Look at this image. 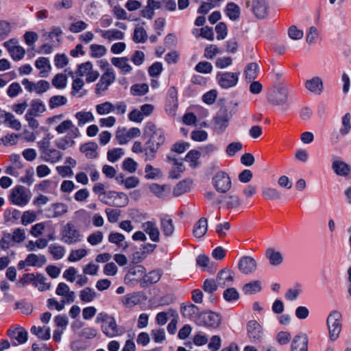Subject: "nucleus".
I'll use <instances>...</instances> for the list:
<instances>
[{"instance_id":"nucleus-13","label":"nucleus","mask_w":351,"mask_h":351,"mask_svg":"<svg viewBox=\"0 0 351 351\" xmlns=\"http://www.w3.org/2000/svg\"><path fill=\"white\" fill-rule=\"evenodd\" d=\"M22 84L28 92H35L38 95L43 94L50 88L49 82L46 80H40L35 83L25 78L22 80Z\"/></svg>"},{"instance_id":"nucleus-20","label":"nucleus","mask_w":351,"mask_h":351,"mask_svg":"<svg viewBox=\"0 0 351 351\" xmlns=\"http://www.w3.org/2000/svg\"><path fill=\"white\" fill-rule=\"evenodd\" d=\"M180 312L184 317L193 320L195 323L200 314L199 308L191 302L183 304Z\"/></svg>"},{"instance_id":"nucleus-10","label":"nucleus","mask_w":351,"mask_h":351,"mask_svg":"<svg viewBox=\"0 0 351 351\" xmlns=\"http://www.w3.org/2000/svg\"><path fill=\"white\" fill-rule=\"evenodd\" d=\"M115 74L112 68L106 69V71L101 76L99 81L96 84L95 93L100 95L108 90L109 86L115 80Z\"/></svg>"},{"instance_id":"nucleus-64","label":"nucleus","mask_w":351,"mask_h":351,"mask_svg":"<svg viewBox=\"0 0 351 351\" xmlns=\"http://www.w3.org/2000/svg\"><path fill=\"white\" fill-rule=\"evenodd\" d=\"M53 217H60L68 212V206L64 203H56L52 205Z\"/></svg>"},{"instance_id":"nucleus-55","label":"nucleus","mask_w":351,"mask_h":351,"mask_svg":"<svg viewBox=\"0 0 351 351\" xmlns=\"http://www.w3.org/2000/svg\"><path fill=\"white\" fill-rule=\"evenodd\" d=\"M52 84L56 88L62 89L66 86L67 77L66 75L62 73L57 74L52 80Z\"/></svg>"},{"instance_id":"nucleus-23","label":"nucleus","mask_w":351,"mask_h":351,"mask_svg":"<svg viewBox=\"0 0 351 351\" xmlns=\"http://www.w3.org/2000/svg\"><path fill=\"white\" fill-rule=\"evenodd\" d=\"M62 237L65 241H78L81 240L79 231L71 223H67L63 228Z\"/></svg>"},{"instance_id":"nucleus-63","label":"nucleus","mask_w":351,"mask_h":351,"mask_svg":"<svg viewBox=\"0 0 351 351\" xmlns=\"http://www.w3.org/2000/svg\"><path fill=\"white\" fill-rule=\"evenodd\" d=\"M195 70L198 73L208 74L212 72L213 66L208 62L202 61L196 64Z\"/></svg>"},{"instance_id":"nucleus-54","label":"nucleus","mask_w":351,"mask_h":351,"mask_svg":"<svg viewBox=\"0 0 351 351\" xmlns=\"http://www.w3.org/2000/svg\"><path fill=\"white\" fill-rule=\"evenodd\" d=\"M124 155L122 148H113L107 152V158L111 162H115Z\"/></svg>"},{"instance_id":"nucleus-19","label":"nucleus","mask_w":351,"mask_h":351,"mask_svg":"<svg viewBox=\"0 0 351 351\" xmlns=\"http://www.w3.org/2000/svg\"><path fill=\"white\" fill-rule=\"evenodd\" d=\"M56 293L62 297V300L67 304H71L75 301V292L71 291L69 287L64 282H60L58 285Z\"/></svg>"},{"instance_id":"nucleus-16","label":"nucleus","mask_w":351,"mask_h":351,"mask_svg":"<svg viewBox=\"0 0 351 351\" xmlns=\"http://www.w3.org/2000/svg\"><path fill=\"white\" fill-rule=\"evenodd\" d=\"M55 130L60 134L68 132L71 138H77L80 131L71 120H64L58 125Z\"/></svg>"},{"instance_id":"nucleus-57","label":"nucleus","mask_w":351,"mask_h":351,"mask_svg":"<svg viewBox=\"0 0 351 351\" xmlns=\"http://www.w3.org/2000/svg\"><path fill=\"white\" fill-rule=\"evenodd\" d=\"M223 297L227 302H233L239 298V293L235 288L230 287L224 290Z\"/></svg>"},{"instance_id":"nucleus-31","label":"nucleus","mask_w":351,"mask_h":351,"mask_svg":"<svg viewBox=\"0 0 351 351\" xmlns=\"http://www.w3.org/2000/svg\"><path fill=\"white\" fill-rule=\"evenodd\" d=\"M332 169L339 176H347L351 171L350 166L341 160H334Z\"/></svg>"},{"instance_id":"nucleus-26","label":"nucleus","mask_w":351,"mask_h":351,"mask_svg":"<svg viewBox=\"0 0 351 351\" xmlns=\"http://www.w3.org/2000/svg\"><path fill=\"white\" fill-rule=\"evenodd\" d=\"M142 228L149 237L152 241H157L159 239V230L154 221H146L142 224Z\"/></svg>"},{"instance_id":"nucleus-12","label":"nucleus","mask_w":351,"mask_h":351,"mask_svg":"<svg viewBox=\"0 0 351 351\" xmlns=\"http://www.w3.org/2000/svg\"><path fill=\"white\" fill-rule=\"evenodd\" d=\"M239 72H226L218 73L217 79L219 86L223 88H229L236 86L239 80Z\"/></svg>"},{"instance_id":"nucleus-30","label":"nucleus","mask_w":351,"mask_h":351,"mask_svg":"<svg viewBox=\"0 0 351 351\" xmlns=\"http://www.w3.org/2000/svg\"><path fill=\"white\" fill-rule=\"evenodd\" d=\"M46 110L44 103L39 99L32 100L30 107L27 113L36 117H39Z\"/></svg>"},{"instance_id":"nucleus-47","label":"nucleus","mask_w":351,"mask_h":351,"mask_svg":"<svg viewBox=\"0 0 351 351\" xmlns=\"http://www.w3.org/2000/svg\"><path fill=\"white\" fill-rule=\"evenodd\" d=\"M124 36L125 34L123 32L117 29H110L106 30V34L104 39L111 42L116 40H123Z\"/></svg>"},{"instance_id":"nucleus-46","label":"nucleus","mask_w":351,"mask_h":351,"mask_svg":"<svg viewBox=\"0 0 351 351\" xmlns=\"http://www.w3.org/2000/svg\"><path fill=\"white\" fill-rule=\"evenodd\" d=\"M107 52L105 46L97 44H92L90 46V56L95 58H99L104 56Z\"/></svg>"},{"instance_id":"nucleus-24","label":"nucleus","mask_w":351,"mask_h":351,"mask_svg":"<svg viewBox=\"0 0 351 351\" xmlns=\"http://www.w3.org/2000/svg\"><path fill=\"white\" fill-rule=\"evenodd\" d=\"M238 267L242 273L249 274L256 270V263L252 257L243 256L240 259Z\"/></svg>"},{"instance_id":"nucleus-41","label":"nucleus","mask_w":351,"mask_h":351,"mask_svg":"<svg viewBox=\"0 0 351 351\" xmlns=\"http://www.w3.org/2000/svg\"><path fill=\"white\" fill-rule=\"evenodd\" d=\"M200 152L197 150L193 149L188 152L185 156V160L189 163L191 168L194 169L199 166V159L200 157Z\"/></svg>"},{"instance_id":"nucleus-28","label":"nucleus","mask_w":351,"mask_h":351,"mask_svg":"<svg viewBox=\"0 0 351 351\" xmlns=\"http://www.w3.org/2000/svg\"><path fill=\"white\" fill-rule=\"evenodd\" d=\"M308 339L304 335H296L291 344V351H308Z\"/></svg>"},{"instance_id":"nucleus-42","label":"nucleus","mask_w":351,"mask_h":351,"mask_svg":"<svg viewBox=\"0 0 351 351\" xmlns=\"http://www.w3.org/2000/svg\"><path fill=\"white\" fill-rule=\"evenodd\" d=\"M145 273V268L143 265H138L130 269L126 277L130 280H136L138 278H143Z\"/></svg>"},{"instance_id":"nucleus-3","label":"nucleus","mask_w":351,"mask_h":351,"mask_svg":"<svg viewBox=\"0 0 351 351\" xmlns=\"http://www.w3.org/2000/svg\"><path fill=\"white\" fill-rule=\"evenodd\" d=\"M329 338L331 341L337 340L342 329V316L337 311H332L326 319Z\"/></svg>"},{"instance_id":"nucleus-58","label":"nucleus","mask_w":351,"mask_h":351,"mask_svg":"<svg viewBox=\"0 0 351 351\" xmlns=\"http://www.w3.org/2000/svg\"><path fill=\"white\" fill-rule=\"evenodd\" d=\"M147 39V35L142 27H136L134 29L133 40L136 43H145Z\"/></svg>"},{"instance_id":"nucleus-14","label":"nucleus","mask_w":351,"mask_h":351,"mask_svg":"<svg viewBox=\"0 0 351 351\" xmlns=\"http://www.w3.org/2000/svg\"><path fill=\"white\" fill-rule=\"evenodd\" d=\"M246 7H251L254 14L258 19H264L268 13V6L265 0H254L246 1Z\"/></svg>"},{"instance_id":"nucleus-48","label":"nucleus","mask_w":351,"mask_h":351,"mask_svg":"<svg viewBox=\"0 0 351 351\" xmlns=\"http://www.w3.org/2000/svg\"><path fill=\"white\" fill-rule=\"evenodd\" d=\"M45 262L44 256H38L34 254H29L25 259V264L29 266H41Z\"/></svg>"},{"instance_id":"nucleus-27","label":"nucleus","mask_w":351,"mask_h":351,"mask_svg":"<svg viewBox=\"0 0 351 351\" xmlns=\"http://www.w3.org/2000/svg\"><path fill=\"white\" fill-rule=\"evenodd\" d=\"M0 117L3 119V123L12 129L15 130H20L21 129V122L11 112L4 111Z\"/></svg>"},{"instance_id":"nucleus-34","label":"nucleus","mask_w":351,"mask_h":351,"mask_svg":"<svg viewBox=\"0 0 351 351\" xmlns=\"http://www.w3.org/2000/svg\"><path fill=\"white\" fill-rule=\"evenodd\" d=\"M111 62L114 66L120 69L123 73H128L132 71V66L128 63V58H112Z\"/></svg>"},{"instance_id":"nucleus-52","label":"nucleus","mask_w":351,"mask_h":351,"mask_svg":"<svg viewBox=\"0 0 351 351\" xmlns=\"http://www.w3.org/2000/svg\"><path fill=\"white\" fill-rule=\"evenodd\" d=\"M67 103V99L62 95H55L51 97L49 101V106L51 109H54Z\"/></svg>"},{"instance_id":"nucleus-62","label":"nucleus","mask_w":351,"mask_h":351,"mask_svg":"<svg viewBox=\"0 0 351 351\" xmlns=\"http://www.w3.org/2000/svg\"><path fill=\"white\" fill-rule=\"evenodd\" d=\"M218 283L214 279H206L204 280L202 289L205 292L213 294L217 289Z\"/></svg>"},{"instance_id":"nucleus-56","label":"nucleus","mask_w":351,"mask_h":351,"mask_svg":"<svg viewBox=\"0 0 351 351\" xmlns=\"http://www.w3.org/2000/svg\"><path fill=\"white\" fill-rule=\"evenodd\" d=\"M178 107V99H166L165 111L169 117L176 115Z\"/></svg>"},{"instance_id":"nucleus-2","label":"nucleus","mask_w":351,"mask_h":351,"mask_svg":"<svg viewBox=\"0 0 351 351\" xmlns=\"http://www.w3.org/2000/svg\"><path fill=\"white\" fill-rule=\"evenodd\" d=\"M40 150V157L45 162L55 164L62 158V153L59 150L51 147L49 138H44L38 142Z\"/></svg>"},{"instance_id":"nucleus-5","label":"nucleus","mask_w":351,"mask_h":351,"mask_svg":"<svg viewBox=\"0 0 351 351\" xmlns=\"http://www.w3.org/2000/svg\"><path fill=\"white\" fill-rule=\"evenodd\" d=\"M145 132L150 134V137L147 141V144L150 145L158 149L165 141L164 131L161 128H157L152 122L147 123Z\"/></svg>"},{"instance_id":"nucleus-53","label":"nucleus","mask_w":351,"mask_h":351,"mask_svg":"<svg viewBox=\"0 0 351 351\" xmlns=\"http://www.w3.org/2000/svg\"><path fill=\"white\" fill-rule=\"evenodd\" d=\"M34 287L38 288L39 291H44L49 289L51 284L47 282V278L43 275L38 274L36 275Z\"/></svg>"},{"instance_id":"nucleus-59","label":"nucleus","mask_w":351,"mask_h":351,"mask_svg":"<svg viewBox=\"0 0 351 351\" xmlns=\"http://www.w3.org/2000/svg\"><path fill=\"white\" fill-rule=\"evenodd\" d=\"M96 111L100 115L109 114L114 111V105L109 101H106L96 106Z\"/></svg>"},{"instance_id":"nucleus-15","label":"nucleus","mask_w":351,"mask_h":351,"mask_svg":"<svg viewBox=\"0 0 351 351\" xmlns=\"http://www.w3.org/2000/svg\"><path fill=\"white\" fill-rule=\"evenodd\" d=\"M156 245L149 243H141L139 247H136L135 252L132 253V262L138 263L141 262L147 254L154 251Z\"/></svg>"},{"instance_id":"nucleus-39","label":"nucleus","mask_w":351,"mask_h":351,"mask_svg":"<svg viewBox=\"0 0 351 351\" xmlns=\"http://www.w3.org/2000/svg\"><path fill=\"white\" fill-rule=\"evenodd\" d=\"M75 117L77 120L78 126H82L86 123L93 121L95 118L91 112L80 111L75 113Z\"/></svg>"},{"instance_id":"nucleus-38","label":"nucleus","mask_w":351,"mask_h":351,"mask_svg":"<svg viewBox=\"0 0 351 351\" xmlns=\"http://www.w3.org/2000/svg\"><path fill=\"white\" fill-rule=\"evenodd\" d=\"M265 255L272 265H278L282 262L283 258L280 252L272 248L267 249Z\"/></svg>"},{"instance_id":"nucleus-18","label":"nucleus","mask_w":351,"mask_h":351,"mask_svg":"<svg viewBox=\"0 0 351 351\" xmlns=\"http://www.w3.org/2000/svg\"><path fill=\"white\" fill-rule=\"evenodd\" d=\"M7 335L10 339H16L19 344L25 343L28 337L27 330L19 326L9 328L7 331Z\"/></svg>"},{"instance_id":"nucleus-17","label":"nucleus","mask_w":351,"mask_h":351,"mask_svg":"<svg viewBox=\"0 0 351 351\" xmlns=\"http://www.w3.org/2000/svg\"><path fill=\"white\" fill-rule=\"evenodd\" d=\"M268 100L274 105L287 106L288 91L285 88L274 91L269 95Z\"/></svg>"},{"instance_id":"nucleus-6","label":"nucleus","mask_w":351,"mask_h":351,"mask_svg":"<svg viewBox=\"0 0 351 351\" xmlns=\"http://www.w3.org/2000/svg\"><path fill=\"white\" fill-rule=\"evenodd\" d=\"M30 198V191L23 186L18 185L12 189L9 199L14 205L24 206L29 203Z\"/></svg>"},{"instance_id":"nucleus-21","label":"nucleus","mask_w":351,"mask_h":351,"mask_svg":"<svg viewBox=\"0 0 351 351\" xmlns=\"http://www.w3.org/2000/svg\"><path fill=\"white\" fill-rule=\"evenodd\" d=\"M234 280V272L229 269L220 270L217 275V282L221 287L230 286Z\"/></svg>"},{"instance_id":"nucleus-32","label":"nucleus","mask_w":351,"mask_h":351,"mask_svg":"<svg viewBox=\"0 0 351 351\" xmlns=\"http://www.w3.org/2000/svg\"><path fill=\"white\" fill-rule=\"evenodd\" d=\"M208 230L207 219L204 217L200 218L195 224L193 234L195 237L199 239L203 237Z\"/></svg>"},{"instance_id":"nucleus-33","label":"nucleus","mask_w":351,"mask_h":351,"mask_svg":"<svg viewBox=\"0 0 351 351\" xmlns=\"http://www.w3.org/2000/svg\"><path fill=\"white\" fill-rule=\"evenodd\" d=\"M306 88L315 93L319 94L323 90L322 80L319 77H314L306 82Z\"/></svg>"},{"instance_id":"nucleus-11","label":"nucleus","mask_w":351,"mask_h":351,"mask_svg":"<svg viewBox=\"0 0 351 351\" xmlns=\"http://www.w3.org/2000/svg\"><path fill=\"white\" fill-rule=\"evenodd\" d=\"M141 130L138 128H118L116 132V138L120 145L128 143L130 140L141 136Z\"/></svg>"},{"instance_id":"nucleus-36","label":"nucleus","mask_w":351,"mask_h":351,"mask_svg":"<svg viewBox=\"0 0 351 351\" xmlns=\"http://www.w3.org/2000/svg\"><path fill=\"white\" fill-rule=\"evenodd\" d=\"M262 195L263 198L268 200L280 199L281 198V194L280 191L273 187L263 186L261 189Z\"/></svg>"},{"instance_id":"nucleus-50","label":"nucleus","mask_w":351,"mask_h":351,"mask_svg":"<svg viewBox=\"0 0 351 351\" xmlns=\"http://www.w3.org/2000/svg\"><path fill=\"white\" fill-rule=\"evenodd\" d=\"M149 90L148 84H135L130 88L131 94L134 96H143L145 95Z\"/></svg>"},{"instance_id":"nucleus-43","label":"nucleus","mask_w":351,"mask_h":351,"mask_svg":"<svg viewBox=\"0 0 351 351\" xmlns=\"http://www.w3.org/2000/svg\"><path fill=\"white\" fill-rule=\"evenodd\" d=\"M226 13L232 21H236L240 16V8L234 3H228L226 8Z\"/></svg>"},{"instance_id":"nucleus-49","label":"nucleus","mask_w":351,"mask_h":351,"mask_svg":"<svg viewBox=\"0 0 351 351\" xmlns=\"http://www.w3.org/2000/svg\"><path fill=\"white\" fill-rule=\"evenodd\" d=\"M35 66L38 69H43V71L40 72V77H45L43 73L45 72H49L51 69V66L48 58L44 57L39 58L38 60H36Z\"/></svg>"},{"instance_id":"nucleus-8","label":"nucleus","mask_w":351,"mask_h":351,"mask_svg":"<svg viewBox=\"0 0 351 351\" xmlns=\"http://www.w3.org/2000/svg\"><path fill=\"white\" fill-rule=\"evenodd\" d=\"M212 184L215 190L221 193L228 192L232 186L230 176L223 171H219L213 176Z\"/></svg>"},{"instance_id":"nucleus-45","label":"nucleus","mask_w":351,"mask_h":351,"mask_svg":"<svg viewBox=\"0 0 351 351\" xmlns=\"http://www.w3.org/2000/svg\"><path fill=\"white\" fill-rule=\"evenodd\" d=\"M168 316L177 317V313L173 309H169L167 312H160L156 315V321L160 326L165 325L168 320Z\"/></svg>"},{"instance_id":"nucleus-25","label":"nucleus","mask_w":351,"mask_h":351,"mask_svg":"<svg viewBox=\"0 0 351 351\" xmlns=\"http://www.w3.org/2000/svg\"><path fill=\"white\" fill-rule=\"evenodd\" d=\"M162 271L160 269L151 271L147 274H145L144 278L140 281L141 287H145L147 285L156 283L162 276Z\"/></svg>"},{"instance_id":"nucleus-7","label":"nucleus","mask_w":351,"mask_h":351,"mask_svg":"<svg viewBox=\"0 0 351 351\" xmlns=\"http://www.w3.org/2000/svg\"><path fill=\"white\" fill-rule=\"evenodd\" d=\"M232 117V113L227 107H221L213 118L214 129L219 132H223Z\"/></svg>"},{"instance_id":"nucleus-29","label":"nucleus","mask_w":351,"mask_h":351,"mask_svg":"<svg viewBox=\"0 0 351 351\" xmlns=\"http://www.w3.org/2000/svg\"><path fill=\"white\" fill-rule=\"evenodd\" d=\"M98 145L94 142H89L82 145L80 150L82 153L84 154L87 158L93 159L97 157V150Z\"/></svg>"},{"instance_id":"nucleus-1","label":"nucleus","mask_w":351,"mask_h":351,"mask_svg":"<svg viewBox=\"0 0 351 351\" xmlns=\"http://www.w3.org/2000/svg\"><path fill=\"white\" fill-rule=\"evenodd\" d=\"M96 323L101 324L102 332L108 338L123 335L125 330L117 324L115 318L106 312L99 313L96 317Z\"/></svg>"},{"instance_id":"nucleus-9","label":"nucleus","mask_w":351,"mask_h":351,"mask_svg":"<svg viewBox=\"0 0 351 351\" xmlns=\"http://www.w3.org/2000/svg\"><path fill=\"white\" fill-rule=\"evenodd\" d=\"M221 321L219 314L213 311H207L199 314V317L196 319V324L201 326L217 328L221 324Z\"/></svg>"},{"instance_id":"nucleus-44","label":"nucleus","mask_w":351,"mask_h":351,"mask_svg":"<svg viewBox=\"0 0 351 351\" xmlns=\"http://www.w3.org/2000/svg\"><path fill=\"white\" fill-rule=\"evenodd\" d=\"M97 297V293L90 287H86L80 292V298L83 302H90Z\"/></svg>"},{"instance_id":"nucleus-51","label":"nucleus","mask_w":351,"mask_h":351,"mask_svg":"<svg viewBox=\"0 0 351 351\" xmlns=\"http://www.w3.org/2000/svg\"><path fill=\"white\" fill-rule=\"evenodd\" d=\"M191 186V181H181L173 189V195L175 196H179L188 191H189Z\"/></svg>"},{"instance_id":"nucleus-61","label":"nucleus","mask_w":351,"mask_h":351,"mask_svg":"<svg viewBox=\"0 0 351 351\" xmlns=\"http://www.w3.org/2000/svg\"><path fill=\"white\" fill-rule=\"evenodd\" d=\"M12 27L10 23L5 20H0V40L5 39L10 34Z\"/></svg>"},{"instance_id":"nucleus-35","label":"nucleus","mask_w":351,"mask_h":351,"mask_svg":"<svg viewBox=\"0 0 351 351\" xmlns=\"http://www.w3.org/2000/svg\"><path fill=\"white\" fill-rule=\"evenodd\" d=\"M160 227L165 236H171L174 232L172 219L169 216H164L160 219Z\"/></svg>"},{"instance_id":"nucleus-4","label":"nucleus","mask_w":351,"mask_h":351,"mask_svg":"<svg viewBox=\"0 0 351 351\" xmlns=\"http://www.w3.org/2000/svg\"><path fill=\"white\" fill-rule=\"evenodd\" d=\"M99 200L106 205L114 207H124L129 202V198L125 193L115 191H107Z\"/></svg>"},{"instance_id":"nucleus-60","label":"nucleus","mask_w":351,"mask_h":351,"mask_svg":"<svg viewBox=\"0 0 351 351\" xmlns=\"http://www.w3.org/2000/svg\"><path fill=\"white\" fill-rule=\"evenodd\" d=\"M258 68V64L255 62L248 64L245 70V77L250 80L255 79L257 75Z\"/></svg>"},{"instance_id":"nucleus-22","label":"nucleus","mask_w":351,"mask_h":351,"mask_svg":"<svg viewBox=\"0 0 351 351\" xmlns=\"http://www.w3.org/2000/svg\"><path fill=\"white\" fill-rule=\"evenodd\" d=\"M247 335L252 342H256L261 339V326L255 320H251L247 325Z\"/></svg>"},{"instance_id":"nucleus-37","label":"nucleus","mask_w":351,"mask_h":351,"mask_svg":"<svg viewBox=\"0 0 351 351\" xmlns=\"http://www.w3.org/2000/svg\"><path fill=\"white\" fill-rule=\"evenodd\" d=\"M262 286L260 280L252 281L245 284L242 288V291L245 295L255 294L260 292Z\"/></svg>"},{"instance_id":"nucleus-40","label":"nucleus","mask_w":351,"mask_h":351,"mask_svg":"<svg viewBox=\"0 0 351 351\" xmlns=\"http://www.w3.org/2000/svg\"><path fill=\"white\" fill-rule=\"evenodd\" d=\"M31 332L36 335L39 339L43 340H48L51 337V330L49 327L43 328L41 326H33L30 330Z\"/></svg>"}]
</instances>
